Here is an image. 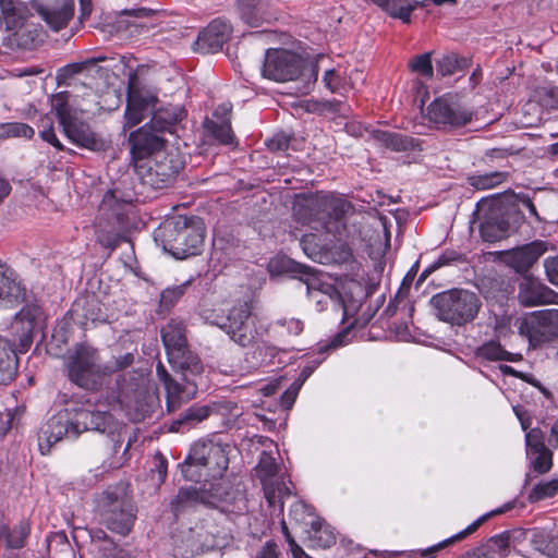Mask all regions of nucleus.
I'll return each mask as SVG.
<instances>
[{"instance_id": "nucleus-40", "label": "nucleus", "mask_w": 558, "mask_h": 558, "mask_svg": "<svg viewBox=\"0 0 558 558\" xmlns=\"http://www.w3.org/2000/svg\"><path fill=\"white\" fill-rule=\"evenodd\" d=\"M289 518L296 525L303 527L304 531L311 527L312 520L319 519L315 517L312 508L301 500H296L291 505Z\"/></svg>"}, {"instance_id": "nucleus-57", "label": "nucleus", "mask_w": 558, "mask_h": 558, "mask_svg": "<svg viewBox=\"0 0 558 558\" xmlns=\"http://www.w3.org/2000/svg\"><path fill=\"white\" fill-rule=\"evenodd\" d=\"M322 114L324 113H339L347 117L350 112V107L340 100H323L322 101Z\"/></svg>"}, {"instance_id": "nucleus-26", "label": "nucleus", "mask_w": 558, "mask_h": 558, "mask_svg": "<svg viewBox=\"0 0 558 558\" xmlns=\"http://www.w3.org/2000/svg\"><path fill=\"white\" fill-rule=\"evenodd\" d=\"M168 361L172 368L179 372L183 378L187 377L196 380L204 371L199 357L189 347L177 353H170Z\"/></svg>"}, {"instance_id": "nucleus-4", "label": "nucleus", "mask_w": 558, "mask_h": 558, "mask_svg": "<svg viewBox=\"0 0 558 558\" xmlns=\"http://www.w3.org/2000/svg\"><path fill=\"white\" fill-rule=\"evenodd\" d=\"M4 24L3 45L12 50H33L43 41V28L17 0H0Z\"/></svg>"}, {"instance_id": "nucleus-51", "label": "nucleus", "mask_w": 558, "mask_h": 558, "mask_svg": "<svg viewBox=\"0 0 558 558\" xmlns=\"http://www.w3.org/2000/svg\"><path fill=\"white\" fill-rule=\"evenodd\" d=\"M526 454L548 448L545 444V434L539 427H533L525 433Z\"/></svg>"}, {"instance_id": "nucleus-18", "label": "nucleus", "mask_w": 558, "mask_h": 558, "mask_svg": "<svg viewBox=\"0 0 558 558\" xmlns=\"http://www.w3.org/2000/svg\"><path fill=\"white\" fill-rule=\"evenodd\" d=\"M74 409H64L50 417L38 434V446L43 454L50 451L52 445L63 437L77 438L74 429Z\"/></svg>"}, {"instance_id": "nucleus-37", "label": "nucleus", "mask_w": 558, "mask_h": 558, "mask_svg": "<svg viewBox=\"0 0 558 558\" xmlns=\"http://www.w3.org/2000/svg\"><path fill=\"white\" fill-rule=\"evenodd\" d=\"M29 534V524L20 522L13 529L7 525L0 527V542L4 543L8 548H21Z\"/></svg>"}, {"instance_id": "nucleus-25", "label": "nucleus", "mask_w": 558, "mask_h": 558, "mask_svg": "<svg viewBox=\"0 0 558 558\" xmlns=\"http://www.w3.org/2000/svg\"><path fill=\"white\" fill-rule=\"evenodd\" d=\"M231 34V26L221 19H216L204 28L197 38V45L206 52H215L222 48Z\"/></svg>"}, {"instance_id": "nucleus-30", "label": "nucleus", "mask_w": 558, "mask_h": 558, "mask_svg": "<svg viewBox=\"0 0 558 558\" xmlns=\"http://www.w3.org/2000/svg\"><path fill=\"white\" fill-rule=\"evenodd\" d=\"M373 137L393 151L415 150L420 146L415 138L396 132L377 130L373 132Z\"/></svg>"}, {"instance_id": "nucleus-34", "label": "nucleus", "mask_w": 558, "mask_h": 558, "mask_svg": "<svg viewBox=\"0 0 558 558\" xmlns=\"http://www.w3.org/2000/svg\"><path fill=\"white\" fill-rule=\"evenodd\" d=\"M17 369V356L9 343L0 339V385L13 379Z\"/></svg>"}, {"instance_id": "nucleus-5", "label": "nucleus", "mask_w": 558, "mask_h": 558, "mask_svg": "<svg viewBox=\"0 0 558 558\" xmlns=\"http://www.w3.org/2000/svg\"><path fill=\"white\" fill-rule=\"evenodd\" d=\"M204 239L205 229L202 221L185 217L168 219L155 232V240H160L162 248L177 259L199 254Z\"/></svg>"}, {"instance_id": "nucleus-27", "label": "nucleus", "mask_w": 558, "mask_h": 558, "mask_svg": "<svg viewBox=\"0 0 558 558\" xmlns=\"http://www.w3.org/2000/svg\"><path fill=\"white\" fill-rule=\"evenodd\" d=\"M160 333L167 356H169L170 353H177L189 347L186 326L180 319H171L161 328Z\"/></svg>"}, {"instance_id": "nucleus-21", "label": "nucleus", "mask_w": 558, "mask_h": 558, "mask_svg": "<svg viewBox=\"0 0 558 558\" xmlns=\"http://www.w3.org/2000/svg\"><path fill=\"white\" fill-rule=\"evenodd\" d=\"M548 242L536 240L506 253V263L523 276L548 251Z\"/></svg>"}, {"instance_id": "nucleus-62", "label": "nucleus", "mask_w": 558, "mask_h": 558, "mask_svg": "<svg viewBox=\"0 0 558 558\" xmlns=\"http://www.w3.org/2000/svg\"><path fill=\"white\" fill-rule=\"evenodd\" d=\"M255 558H280L277 544L274 542H267L257 551Z\"/></svg>"}, {"instance_id": "nucleus-10", "label": "nucleus", "mask_w": 558, "mask_h": 558, "mask_svg": "<svg viewBox=\"0 0 558 558\" xmlns=\"http://www.w3.org/2000/svg\"><path fill=\"white\" fill-rule=\"evenodd\" d=\"M296 267L299 272H301L300 281L305 284L306 293L315 302L317 311L322 312L331 307L341 314L342 323H345L355 315L357 311L355 302H347L335 286L324 282L310 267L302 265H296Z\"/></svg>"}, {"instance_id": "nucleus-45", "label": "nucleus", "mask_w": 558, "mask_h": 558, "mask_svg": "<svg viewBox=\"0 0 558 558\" xmlns=\"http://www.w3.org/2000/svg\"><path fill=\"white\" fill-rule=\"evenodd\" d=\"M35 134L34 129L22 122L0 123V140L8 138H32Z\"/></svg>"}, {"instance_id": "nucleus-23", "label": "nucleus", "mask_w": 558, "mask_h": 558, "mask_svg": "<svg viewBox=\"0 0 558 558\" xmlns=\"http://www.w3.org/2000/svg\"><path fill=\"white\" fill-rule=\"evenodd\" d=\"M157 100V96L148 90H132L125 109L126 124L131 128L141 123L145 114L154 112Z\"/></svg>"}, {"instance_id": "nucleus-13", "label": "nucleus", "mask_w": 558, "mask_h": 558, "mask_svg": "<svg viewBox=\"0 0 558 558\" xmlns=\"http://www.w3.org/2000/svg\"><path fill=\"white\" fill-rule=\"evenodd\" d=\"M182 168L175 154L159 151L143 163H136V174L144 185L162 189L169 185Z\"/></svg>"}, {"instance_id": "nucleus-24", "label": "nucleus", "mask_w": 558, "mask_h": 558, "mask_svg": "<svg viewBox=\"0 0 558 558\" xmlns=\"http://www.w3.org/2000/svg\"><path fill=\"white\" fill-rule=\"evenodd\" d=\"M36 11L47 25L58 32L65 27L74 11L73 0H60L56 4H37Z\"/></svg>"}, {"instance_id": "nucleus-22", "label": "nucleus", "mask_w": 558, "mask_h": 558, "mask_svg": "<svg viewBox=\"0 0 558 558\" xmlns=\"http://www.w3.org/2000/svg\"><path fill=\"white\" fill-rule=\"evenodd\" d=\"M556 293L531 275H524L519 283L518 299L524 306L553 303Z\"/></svg>"}, {"instance_id": "nucleus-43", "label": "nucleus", "mask_w": 558, "mask_h": 558, "mask_svg": "<svg viewBox=\"0 0 558 558\" xmlns=\"http://www.w3.org/2000/svg\"><path fill=\"white\" fill-rule=\"evenodd\" d=\"M41 310L37 305H26L15 315V325H21L23 336H29L35 327Z\"/></svg>"}, {"instance_id": "nucleus-54", "label": "nucleus", "mask_w": 558, "mask_h": 558, "mask_svg": "<svg viewBox=\"0 0 558 558\" xmlns=\"http://www.w3.org/2000/svg\"><path fill=\"white\" fill-rule=\"evenodd\" d=\"M187 286L189 282H184L179 286H173L165 289L160 295L161 306L166 308L173 306L179 301V299L185 293Z\"/></svg>"}, {"instance_id": "nucleus-46", "label": "nucleus", "mask_w": 558, "mask_h": 558, "mask_svg": "<svg viewBox=\"0 0 558 558\" xmlns=\"http://www.w3.org/2000/svg\"><path fill=\"white\" fill-rule=\"evenodd\" d=\"M490 514H485V515H482L481 518H478L477 520H475L473 523H471L468 527H465L463 531L459 532L458 534L449 537L448 539L439 543L438 545L429 548L428 550L424 551L423 553V557L424 558H432L433 557V554L435 551H437L438 549L449 545V544H452L453 542H457V541H460L464 537H466L468 535L472 534L473 532H475L480 525L485 522V520L489 517Z\"/></svg>"}, {"instance_id": "nucleus-39", "label": "nucleus", "mask_w": 558, "mask_h": 558, "mask_svg": "<svg viewBox=\"0 0 558 558\" xmlns=\"http://www.w3.org/2000/svg\"><path fill=\"white\" fill-rule=\"evenodd\" d=\"M373 2L391 16L398 17L404 23L410 22V15L415 9L413 0H373Z\"/></svg>"}, {"instance_id": "nucleus-56", "label": "nucleus", "mask_w": 558, "mask_h": 558, "mask_svg": "<svg viewBox=\"0 0 558 558\" xmlns=\"http://www.w3.org/2000/svg\"><path fill=\"white\" fill-rule=\"evenodd\" d=\"M210 413L213 414H238V404L231 400H219L209 403Z\"/></svg>"}, {"instance_id": "nucleus-48", "label": "nucleus", "mask_w": 558, "mask_h": 558, "mask_svg": "<svg viewBox=\"0 0 558 558\" xmlns=\"http://www.w3.org/2000/svg\"><path fill=\"white\" fill-rule=\"evenodd\" d=\"M272 327L280 337L299 336L304 329V324L298 318H281L277 319Z\"/></svg>"}, {"instance_id": "nucleus-49", "label": "nucleus", "mask_w": 558, "mask_h": 558, "mask_svg": "<svg viewBox=\"0 0 558 558\" xmlns=\"http://www.w3.org/2000/svg\"><path fill=\"white\" fill-rule=\"evenodd\" d=\"M556 494H558V478L536 484L530 492L529 500L538 501L546 498H550Z\"/></svg>"}, {"instance_id": "nucleus-8", "label": "nucleus", "mask_w": 558, "mask_h": 558, "mask_svg": "<svg viewBox=\"0 0 558 558\" xmlns=\"http://www.w3.org/2000/svg\"><path fill=\"white\" fill-rule=\"evenodd\" d=\"M430 304L436 316L452 326H464L472 323L481 307L480 296L465 289H450L434 295Z\"/></svg>"}, {"instance_id": "nucleus-52", "label": "nucleus", "mask_w": 558, "mask_h": 558, "mask_svg": "<svg viewBox=\"0 0 558 558\" xmlns=\"http://www.w3.org/2000/svg\"><path fill=\"white\" fill-rule=\"evenodd\" d=\"M324 85L327 89L335 94H343L348 90L347 84L344 83L341 75L335 70H326L323 76Z\"/></svg>"}, {"instance_id": "nucleus-17", "label": "nucleus", "mask_w": 558, "mask_h": 558, "mask_svg": "<svg viewBox=\"0 0 558 558\" xmlns=\"http://www.w3.org/2000/svg\"><path fill=\"white\" fill-rule=\"evenodd\" d=\"M156 375L166 390V407L168 412L177 411L181 405L197 393V381L193 378H183L182 383L172 378L161 362L156 365Z\"/></svg>"}, {"instance_id": "nucleus-2", "label": "nucleus", "mask_w": 558, "mask_h": 558, "mask_svg": "<svg viewBox=\"0 0 558 558\" xmlns=\"http://www.w3.org/2000/svg\"><path fill=\"white\" fill-rule=\"evenodd\" d=\"M171 539L175 557L194 558L210 550L226 548L232 543L233 536L229 526L207 520L174 533Z\"/></svg>"}, {"instance_id": "nucleus-35", "label": "nucleus", "mask_w": 558, "mask_h": 558, "mask_svg": "<svg viewBox=\"0 0 558 558\" xmlns=\"http://www.w3.org/2000/svg\"><path fill=\"white\" fill-rule=\"evenodd\" d=\"M23 296V289L20 283L12 278L10 268L0 262V300L9 302L17 301Z\"/></svg>"}, {"instance_id": "nucleus-14", "label": "nucleus", "mask_w": 558, "mask_h": 558, "mask_svg": "<svg viewBox=\"0 0 558 558\" xmlns=\"http://www.w3.org/2000/svg\"><path fill=\"white\" fill-rule=\"evenodd\" d=\"M519 333L536 348L558 337V310L533 312L515 322Z\"/></svg>"}, {"instance_id": "nucleus-58", "label": "nucleus", "mask_w": 558, "mask_h": 558, "mask_svg": "<svg viewBox=\"0 0 558 558\" xmlns=\"http://www.w3.org/2000/svg\"><path fill=\"white\" fill-rule=\"evenodd\" d=\"M125 69V59L122 56L118 57H109L108 62H105V65L99 66L98 71L111 72L113 75H119L121 72L123 73Z\"/></svg>"}, {"instance_id": "nucleus-7", "label": "nucleus", "mask_w": 558, "mask_h": 558, "mask_svg": "<svg viewBox=\"0 0 558 558\" xmlns=\"http://www.w3.org/2000/svg\"><path fill=\"white\" fill-rule=\"evenodd\" d=\"M263 76L276 82L296 81L303 77L299 87L302 94H308L318 77V66L307 63L299 54L284 49H269L265 56Z\"/></svg>"}, {"instance_id": "nucleus-61", "label": "nucleus", "mask_w": 558, "mask_h": 558, "mask_svg": "<svg viewBox=\"0 0 558 558\" xmlns=\"http://www.w3.org/2000/svg\"><path fill=\"white\" fill-rule=\"evenodd\" d=\"M513 412L520 422L521 428L525 433L532 428V415L527 410H525L523 407L514 405Z\"/></svg>"}, {"instance_id": "nucleus-32", "label": "nucleus", "mask_w": 558, "mask_h": 558, "mask_svg": "<svg viewBox=\"0 0 558 558\" xmlns=\"http://www.w3.org/2000/svg\"><path fill=\"white\" fill-rule=\"evenodd\" d=\"M312 547L329 548L336 543V534L330 525L320 519L312 520L311 527L305 530Z\"/></svg>"}, {"instance_id": "nucleus-19", "label": "nucleus", "mask_w": 558, "mask_h": 558, "mask_svg": "<svg viewBox=\"0 0 558 558\" xmlns=\"http://www.w3.org/2000/svg\"><path fill=\"white\" fill-rule=\"evenodd\" d=\"M129 142L134 170H136V163H143L159 151H165L163 138L146 124L132 132Z\"/></svg>"}, {"instance_id": "nucleus-38", "label": "nucleus", "mask_w": 558, "mask_h": 558, "mask_svg": "<svg viewBox=\"0 0 558 558\" xmlns=\"http://www.w3.org/2000/svg\"><path fill=\"white\" fill-rule=\"evenodd\" d=\"M211 415L208 404H194L184 410L179 417L173 421L171 429L179 430L181 425H195L203 422Z\"/></svg>"}, {"instance_id": "nucleus-63", "label": "nucleus", "mask_w": 558, "mask_h": 558, "mask_svg": "<svg viewBox=\"0 0 558 558\" xmlns=\"http://www.w3.org/2000/svg\"><path fill=\"white\" fill-rule=\"evenodd\" d=\"M300 386L292 384L281 396V403L286 409H290L295 401Z\"/></svg>"}, {"instance_id": "nucleus-3", "label": "nucleus", "mask_w": 558, "mask_h": 558, "mask_svg": "<svg viewBox=\"0 0 558 558\" xmlns=\"http://www.w3.org/2000/svg\"><path fill=\"white\" fill-rule=\"evenodd\" d=\"M132 197L118 187L108 190L98 206L95 218L97 241L105 247L114 250L128 228V216L132 208Z\"/></svg>"}, {"instance_id": "nucleus-41", "label": "nucleus", "mask_w": 558, "mask_h": 558, "mask_svg": "<svg viewBox=\"0 0 558 558\" xmlns=\"http://www.w3.org/2000/svg\"><path fill=\"white\" fill-rule=\"evenodd\" d=\"M508 178L507 172L494 171L483 174H473L469 177L468 181L470 185L477 190H488L498 186L505 182Z\"/></svg>"}, {"instance_id": "nucleus-44", "label": "nucleus", "mask_w": 558, "mask_h": 558, "mask_svg": "<svg viewBox=\"0 0 558 558\" xmlns=\"http://www.w3.org/2000/svg\"><path fill=\"white\" fill-rule=\"evenodd\" d=\"M259 0H240L238 4L241 20L250 26L257 27L263 22L258 10Z\"/></svg>"}, {"instance_id": "nucleus-1", "label": "nucleus", "mask_w": 558, "mask_h": 558, "mask_svg": "<svg viewBox=\"0 0 558 558\" xmlns=\"http://www.w3.org/2000/svg\"><path fill=\"white\" fill-rule=\"evenodd\" d=\"M354 208L350 202L331 193H316L303 197L295 205V215L316 231L341 235L347 217Z\"/></svg>"}, {"instance_id": "nucleus-64", "label": "nucleus", "mask_w": 558, "mask_h": 558, "mask_svg": "<svg viewBox=\"0 0 558 558\" xmlns=\"http://www.w3.org/2000/svg\"><path fill=\"white\" fill-rule=\"evenodd\" d=\"M89 69V65L87 63V60L81 61V62H74L71 64H68L63 68V75L64 76H73L76 74L82 73L83 71Z\"/></svg>"}, {"instance_id": "nucleus-20", "label": "nucleus", "mask_w": 558, "mask_h": 558, "mask_svg": "<svg viewBox=\"0 0 558 558\" xmlns=\"http://www.w3.org/2000/svg\"><path fill=\"white\" fill-rule=\"evenodd\" d=\"M251 307L245 303L233 306L221 328L241 347L250 345L255 338L254 327L250 324Z\"/></svg>"}, {"instance_id": "nucleus-33", "label": "nucleus", "mask_w": 558, "mask_h": 558, "mask_svg": "<svg viewBox=\"0 0 558 558\" xmlns=\"http://www.w3.org/2000/svg\"><path fill=\"white\" fill-rule=\"evenodd\" d=\"M73 312L76 314L81 312L86 322L105 323L107 320V315L95 295L77 299L73 305Z\"/></svg>"}, {"instance_id": "nucleus-50", "label": "nucleus", "mask_w": 558, "mask_h": 558, "mask_svg": "<svg viewBox=\"0 0 558 558\" xmlns=\"http://www.w3.org/2000/svg\"><path fill=\"white\" fill-rule=\"evenodd\" d=\"M206 126L220 143L231 144L233 142V132L229 121H208Z\"/></svg>"}, {"instance_id": "nucleus-31", "label": "nucleus", "mask_w": 558, "mask_h": 558, "mask_svg": "<svg viewBox=\"0 0 558 558\" xmlns=\"http://www.w3.org/2000/svg\"><path fill=\"white\" fill-rule=\"evenodd\" d=\"M276 472L277 464L275 459L271 456L263 452L256 466V473L263 483L265 497L267 498L269 505H274L277 498L276 492L271 488L272 477Z\"/></svg>"}, {"instance_id": "nucleus-16", "label": "nucleus", "mask_w": 558, "mask_h": 558, "mask_svg": "<svg viewBox=\"0 0 558 558\" xmlns=\"http://www.w3.org/2000/svg\"><path fill=\"white\" fill-rule=\"evenodd\" d=\"M427 118L441 126H462L473 118V111L457 95L447 94L427 107Z\"/></svg>"}, {"instance_id": "nucleus-9", "label": "nucleus", "mask_w": 558, "mask_h": 558, "mask_svg": "<svg viewBox=\"0 0 558 558\" xmlns=\"http://www.w3.org/2000/svg\"><path fill=\"white\" fill-rule=\"evenodd\" d=\"M52 108L62 125L64 134L72 143L93 151H101L108 147V142L96 134L90 126L83 121V111L68 104L65 94L61 93L53 97Z\"/></svg>"}, {"instance_id": "nucleus-6", "label": "nucleus", "mask_w": 558, "mask_h": 558, "mask_svg": "<svg viewBox=\"0 0 558 558\" xmlns=\"http://www.w3.org/2000/svg\"><path fill=\"white\" fill-rule=\"evenodd\" d=\"M228 447L214 440L195 442L180 465L183 477L192 482L221 478L229 465Z\"/></svg>"}, {"instance_id": "nucleus-59", "label": "nucleus", "mask_w": 558, "mask_h": 558, "mask_svg": "<svg viewBox=\"0 0 558 558\" xmlns=\"http://www.w3.org/2000/svg\"><path fill=\"white\" fill-rule=\"evenodd\" d=\"M458 68L457 60L451 56H445L437 61V72L441 76L452 75Z\"/></svg>"}, {"instance_id": "nucleus-12", "label": "nucleus", "mask_w": 558, "mask_h": 558, "mask_svg": "<svg viewBox=\"0 0 558 558\" xmlns=\"http://www.w3.org/2000/svg\"><path fill=\"white\" fill-rule=\"evenodd\" d=\"M98 511L102 523L112 532L125 535L135 520L133 506L122 488H109L98 499Z\"/></svg>"}, {"instance_id": "nucleus-36", "label": "nucleus", "mask_w": 558, "mask_h": 558, "mask_svg": "<svg viewBox=\"0 0 558 558\" xmlns=\"http://www.w3.org/2000/svg\"><path fill=\"white\" fill-rule=\"evenodd\" d=\"M476 354L478 357L488 361L519 362L522 360V355L520 353H511L506 351L497 341H489L484 343L477 349Z\"/></svg>"}, {"instance_id": "nucleus-28", "label": "nucleus", "mask_w": 558, "mask_h": 558, "mask_svg": "<svg viewBox=\"0 0 558 558\" xmlns=\"http://www.w3.org/2000/svg\"><path fill=\"white\" fill-rule=\"evenodd\" d=\"M484 241L496 242L506 238L510 232V223L504 214L492 210L480 226Z\"/></svg>"}, {"instance_id": "nucleus-29", "label": "nucleus", "mask_w": 558, "mask_h": 558, "mask_svg": "<svg viewBox=\"0 0 558 558\" xmlns=\"http://www.w3.org/2000/svg\"><path fill=\"white\" fill-rule=\"evenodd\" d=\"M185 117V111L180 106H168L153 112L149 124L157 133H173L175 125Z\"/></svg>"}, {"instance_id": "nucleus-55", "label": "nucleus", "mask_w": 558, "mask_h": 558, "mask_svg": "<svg viewBox=\"0 0 558 558\" xmlns=\"http://www.w3.org/2000/svg\"><path fill=\"white\" fill-rule=\"evenodd\" d=\"M41 130L39 131L40 137L47 143L54 146L57 149L61 150L63 148L61 142L56 136L52 129V119L49 116H44L40 120Z\"/></svg>"}, {"instance_id": "nucleus-47", "label": "nucleus", "mask_w": 558, "mask_h": 558, "mask_svg": "<svg viewBox=\"0 0 558 558\" xmlns=\"http://www.w3.org/2000/svg\"><path fill=\"white\" fill-rule=\"evenodd\" d=\"M533 470L538 474H545L553 468V452L549 448L542 451H533L526 454Z\"/></svg>"}, {"instance_id": "nucleus-53", "label": "nucleus", "mask_w": 558, "mask_h": 558, "mask_svg": "<svg viewBox=\"0 0 558 558\" xmlns=\"http://www.w3.org/2000/svg\"><path fill=\"white\" fill-rule=\"evenodd\" d=\"M409 66L413 72L418 73L425 78H432L433 76V65L429 52L415 57L409 63Z\"/></svg>"}, {"instance_id": "nucleus-11", "label": "nucleus", "mask_w": 558, "mask_h": 558, "mask_svg": "<svg viewBox=\"0 0 558 558\" xmlns=\"http://www.w3.org/2000/svg\"><path fill=\"white\" fill-rule=\"evenodd\" d=\"M69 378L81 388L95 390L101 386L109 368L100 363L98 351L87 344L76 347L66 363Z\"/></svg>"}, {"instance_id": "nucleus-42", "label": "nucleus", "mask_w": 558, "mask_h": 558, "mask_svg": "<svg viewBox=\"0 0 558 558\" xmlns=\"http://www.w3.org/2000/svg\"><path fill=\"white\" fill-rule=\"evenodd\" d=\"M203 500L204 496L196 487H182L172 501V508L175 512H179L187 507L201 504Z\"/></svg>"}, {"instance_id": "nucleus-15", "label": "nucleus", "mask_w": 558, "mask_h": 558, "mask_svg": "<svg viewBox=\"0 0 558 558\" xmlns=\"http://www.w3.org/2000/svg\"><path fill=\"white\" fill-rule=\"evenodd\" d=\"M75 433L96 430L106 434L108 445L113 452H118L122 445L121 424L106 411H92L84 408L74 409Z\"/></svg>"}, {"instance_id": "nucleus-60", "label": "nucleus", "mask_w": 558, "mask_h": 558, "mask_svg": "<svg viewBox=\"0 0 558 558\" xmlns=\"http://www.w3.org/2000/svg\"><path fill=\"white\" fill-rule=\"evenodd\" d=\"M544 267L548 281L558 286V256L546 258Z\"/></svg>"}]
</instances>
